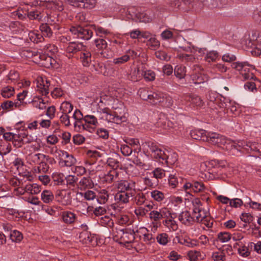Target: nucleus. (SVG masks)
Listing matches in <instances>:
<instances>
[{
  "label": "nucleus",
  "instance_id": "1",
  "mask_svg": "<svg viewBox=\"0 0 261 261\" xmlns=\"http://www.w3.org/2000/svg\"><path fill=\"white\" fill-rule=\"evenodd\" d=\"M99 120L120 124L126 120V111L123 104L111 96H102L96 107Z\"/></svg>",
  "mask_w": 261,
  "mask_h": 261
},
{
  "label": "nucleus",
  "instance_id": "2",
  "mask_svg": "<svg viewBox=\"0 0 261 261\" xmlns=\"http://www.w3.org/2000/svg\"><path fill=\"white\" fill-rule=\"evenodd\" d=\"M206 141L228 150L232 155H239L238 141L227 139L224 136L216 133H208Z\"/></svg>",
  "mask_w": 261,
  "mask_h": 261
},
{
  "label": "nucleus",
  "instance_id": "3",
  "mask_svg": "<svg viewBox=\"0 0 261 261\" xmlns=\"http://www.w3.org/2000/svg\"><path fill=\"white\" fill-rule=\"evenodd\" d=\"M135 232L130 229H119L116 228L113 231V238L115 241L119 242L120 244H131L130 246L135 243Z\"/></svg>",
  "mask_w": 261,
  "mask_h": 261
},
{
  "label": "nucleus",
  "instance_id": "4",
  "mask_svg": "<svg viewBox=\"0 0 261 261\" xmlns=\"http://www.w3.org/2000/svg\"><path fill=\"white\" fill-rule=\"evenodd\" d=\"M179 48L180 50H178L179 54L178 56L182 61L192 62L195 59L194 55H193V54H195L197 52L198 53H205L204 50L203 48H197L192 46L190 43L187 46H179Z\"/></svg>",
  "mask_w": 261,
  "mask_h": 261
},
{
  "label": "nucleus",
  "instance_id": "5",
  "mask_svg": "<svg viewBox=\"0 0 261 261\" xmlns=\"http://www.w3.org/2000/svg\"><path fill=\"white\" fill-rule=\"evenodd\" d=\"M129 13L131 17H133L132 19L138 22H149L155 17L154 14L151 12H142L140 10L136 8H132Z\"/></svg>",
  "mask_w": 261,
  "mask_h": 261
},
{
  "label": "nucleus",
  "instance_id": "6",
  "mask_svg": "<svg viewBox=\"0 0 261 261\" xmlns=\"http://www.w3.org/2000/svg\"><path fill=\"white\" fill-rule=\"evenodd\" d=\"M231 67L238 71H241V74L245 80L252 79L253 78V74L250 73L249 70L253 69L254 66L247 62H234L232 63Z\"/></svg>",
  "mask_w": 261,
  "mask_h": 261
},
{
  "label": "nucleus",
  "instance_id": "7",
  "mask_svg": "<svg viewBox=\"0 0 261 261\" xmlns=\"http://www.w3.org/2000/svg\"><path fill=\"white\" fill-rule=\"evenodd\" d=\"M83 1V0H59L57 1L51 0L47 2L46 7L48 8L56 9L61 11L63 10V6L64 3H67L74 7L81 8Z\"/></svg>",
  "mask_w": 261,
  "mask_h": 261
},
{
  "label": "nucleus",
  "instance_id": "8",
  "mask_svg": "<svg viewBox=\"0 0 261 261\" xmlns=\"http://www.w3.org/2000/svg\"><path fill=\"white\" fill-rule=\"evenodd\" d=\"M95 116L93 115H86L84 117V123L81 124L82 129L90 133H93L95 130L96 128L99 125L95 112Z\"/></svg>",
  "mask_w": 261,
  "mask_h": 261
},
{
  "label": "nucleus",
  "instance_id": "9",
  "mask_svg": "<svg viewBox=\"0 0 261 261\" xmlns=\"http://www.w3.org/2000/svg\"><path fill=\"white\" fill-rule=\"evenodd\" d=\"M71 191L68 189H59L55 194L56 201L62 205H68L72 201Z\"/></svg>",
  "mask_w": 261,
  "mask_h": 261
},
{
  "label": "nucleus",
  "instance_id": "10",
  "mask_svg": "<svg viewBox=\"0 0 261 261\" xmlns=\"http://www.w3.org/2000/svg\"><path fill=\"white\" fill-rule=\"evenodd\" d=\"M116 188L118 191L128 193L130 195H135V182L132 180H121L116 184Z\"/></svg>",
  "mask_w": 261,
  "mask_h": 261
},
{
  "label": "nucleus",
  "instance_id": "11",
  "mask_svg": "<svg viewBox=\"0 0 261 261\" xmlns=\"http://www.w3.org/2000/svg\"><path fill=\"white\" fill-rule=\"evenodd\" d=\"M70 32L74 35V37L89 40L92 36V32L88 28H83L81 26L72 27Z\"/></svg>",
  "mask_w": 261,
  "mask_h": 261
},
{
  "label": "nucleus",
  "instance_id": "12",
  "mask_svg": "<svg viewBox=\"0 0 261 261\" xmlns=\"http://www.w3.org/2000/svg\"><path fill=\"white\" fill-rule=\"evenodd\" d=\"M37 90L42 95H46L51 90L50 81L45 77H38L36 80Z\"/></svg>",
  "mask_w": 261,
  "mask_h": 261
},
{
  "label": "nucleus",
  "instance_id": "13",
  "mask_svg": "<svg viewBox=\"0 0 261 261\" xmlns=\"http://www.w3.org/2000/svg\"><path fill=\"white\" fill-rule=\"evenodd\" d=\"M150 150L151 152V155L156 160V162L160 163H163L165 160H166L167 154L161 148L153 143L148 145Z\"/></svg>",
  "mask_w": 261,
  "mask_h": 261
},
{
  "label": "nucleus",
  "instance_id": "14",
  "mask_svg": "<svg viewBox=\"0 0 261 261\" xmlns=\"http://www.w3.org/2000/svg\"><path fill=\"white\" fill-rule=\"evenodd\" d=\"M149 215L150 219L156 223L162 219L170 216L171 213L168 208L164 207L159 210L151 211Z\"/></svg>",
  "mask_w": 261,
  "mask_h": 261
},
{
  "label": "nucleus",
  "instance_id": "15",
  "mask_svg": "<svg viewBox=\"0 0 261 261\" xmlns=\"http://www.w3.org/2000/svg\"><path fill=\"white\" fill-rule=\"evenodd\" d=\"M3 137L6 141H12L16 146L18 145L19 138H33V141L35 139L31 135H28L24 132H20L17 134L11 132L5 133L3 134Z\"/></svg>",
  "mask_w": 261,
  "mask_h": 261
},
{
  "label": "nucleus",
  "instance_id": "16",
  "mask_svg": "<svg viewBox=\"0 0 261 261\" xmlns=\"http://www.w3.org/2000/svg\"><path fill=\"white\" fill-rule=\"evenodd\" d=\"M252 41L251 47L252 48L251 53L255 56L261 55V36H256L252 35L251 38Z\"/></svg>",
  "mask_w": 261,
  "mask_h": 261
},
{
  "label": "nucleus",
  "instance_id": "17",
  "mask_svg": "<svg viewBox=\"0 0 261 261\" xmlns=\"http://www.w3.org/2000/svg\"><path fill=\"white\" fill-rule=\"evenodd\" d=\"M144 69L145 65L143 63L139 64L132 69L130 73L132 80L137 81L141 80L143 77Z\"/></svg>",
  "mask_w": 261,
  "mask_h": 261
},
{
  "label": "nucleus",
  "instance_id": "18",
  "mask_svg": "<svg viewBox=\"0 0 261 261\" xmlns=\"http://www.w3.org/2000/svg\"><path fill=\"white\" fill-rule=\"evenodd\" d=\"M185 100L187 105L193 107H200L203 102L201 98L196 94H190L186 96Z\"/></svg>",
  "mask_w": 261,
  "mask_h": 261
},
{
  "label": "nucleus",
  "instance_id": "19",
  "mask_svg": "<svg viewBox=\"0 0 261 261\" xmlns=\"http://www.w3.org/2000/svg\"><path fill=\"white\" fill-rule=\"evenodd\" d=\"M178 220L182 224L190 226L192 225L194 222V217L191 216V214L188 211H184L180 214L178 216Z\"/></svg>",
  "mask_w": 261,
  "mask_h": 261
},
{
  "label": "nucleus",
  "instance_id": "20",
  "mask_svg": "<svg viewBox=\"0 0 261 261\" xmlns=\"http://www.w3.org/2000/svg\"><path fill=\"white\" fill-rule=\"evenodd\" d=\"M207 212L201 207L193 208V217H194L195 222H200L203 219L206 218Z\"/></svg>",
  "mask_w": 261,
  "mask_h": 261
},
{
  "label": "nucleus",
  "instance_id": "21",
  "mask_svg": "<svg viewBox=\"0 0 261 261\" xmlns=\"http://www.w3.org/2000/svg\"><path fill=\"white\" fill-rule=\"evenodd\" d=\"M61 217L62 221L67 224L73 223L77 219L76 215L70 211H64L62 212Z\"/></svg>",
  "mask_w": 261,
  "mask_h": 261
},
{
  "label": "nucleus",
  "instance_id": "22",
  "mask_svg": "<svg viewBox=\"0 0 261 261\" xmlns=\"http://www.w3.org/2000/svg\"><path fill=\"white\" fill-rule=\"evenodd\" d=\"M135 195H130L128 193L118 191L115 195V200L120 203H126L129 202V198Z\"/></svg>",
  "mask_w": 261,
  "mask_h": 261
},
{
  "label": "nucleus",
  "instance_id": "23",
  "mask_svg": "<svg viewBox=\"0 0 261 261\" xmlns=\"http://www.w3.org/2000/svg\"><path fill=\"white\" fill-rule=\"evenodd\" d=\"M192 138L195 140L206 141L207 139V133L203 129H193L190 132Z\"/></svg>",
  "mask_w": 261,
  "mask_h": 261
},
{
  "label": "nucleus",
  "instance_id": "24",
  "mask_svg": "<svg viewBox=\"0 0 261 261\" xmlns=\"http://www.w3.org/2000/svg\"><path fill=\"white\" fill-rule=\"evenodd\" d=\"M163 221V225L170 231H176L178 226L176 222L173 219L171 215L170 216L165 218Z\"/></svg>",
  "mask_w": 261,
  "mask_h": 261
},
{
  "label": "nucleus",
  "instance_id": "25",
  "mask_svg": "<svg viewBox=\"0 0 261 261\" xmlns=\"http://www.w3.org/2000/svg\"><path fill=\"white\" fill-rule=\"evenodd\" d=\"M80 241L83 244H89L94 239V237L92 236L89 231L84 230L80 233Z\"/></svg>",
  "mask_w": 261,
  "mask_h": 261
},
{
  "label": "nucleus",
  "instance_id": "26",
  "mask_svg": "<svg viewBox=\"0 0 261 261\" xmlns=\"http://www.w3.org/2000/svg\"><path fill=\"white\" fill-rule=\"evenodd\" d=\"M85 46L80 42H70L66 48V51L69 53H74L78 51L83 50Z\"/></svg>",
  "mask_w": 261,
  "mask_h": 261
},
{
  "label": "nucleus",
  "instance_id": "27",
  "mask_svg": "<svg viewBox=\"0 0 261 261\" xmlns=\"http://www.w3.org/2000/svg\"><path fill=\"white\" fill-rule=\"evenodd\" d=\"M81 61L84 66H89L91 62V54L90 52L86 50L85 47L81 54Z\"/></svg>",
  "mask_w": 261,
  "mask_h": 261
},
{
  "label": "nucleus",
  "instance_id": "28",
  "mask_svg": "<svg viewBox=\"0 0 261 261\" xmlns=\"http://www.w3.org/2000/svg\"><path fill=\"white\" fill-rule=\"evenodd\" d=\"M162 93L161 92H156L150 91V97L149 96L148 101L152 105L160 104L161 101H163L161 98Z\"/></svg>",
  "mask_w": 261,
  "mask_h": 261
},
{
  "label": "nucleus",
  "instance_id": "29",
  "mask_svg": "<svg viewBox=\"0 0 261 261\" xmlns=\"http://www.w3.org/2000/svg\"><path fill=\"white\" fill-rule=\"evenodd\" d=\"M234 247L238 249L239 254L243 257H247L250 254L248 249L242 242H237L234 245Z\"/></svg>",
  "mask_w": 261,
  "mask_h": 261
},
{
  "label": "nucleus",
  "instance_id": "30",
  "mask_svg": "<svg viewBox=\"0 0 261 261\" xmlns=\"http://www.w3.org/2000/svg\"><path fill=\"white\" fill-rule=\"evenodd\" d=\"M204 54L202 53H199L201 55H202L204 57V60L208 62H214L218 58V54L216 51L212 50L210 51H206L205 49Z\"/></svg>",
  "mask_w": 261,
  "mask_h": 261
},
{
  "label": "nucleus",
  "instance_id": "31",
  "mask_svg": "<svg viewBox=\"0 0 261 261\" xmlns=\"http://www.w3.org/2000/svg\"><path fill=\"white\" fill-rule=\"evenodd\" d=\"M78 187L81 190L92 188L93 187V183L89 177H84L79 182Z\"/></svg>",
  "mask_w": 261,
  "mask_h": 261
},
{
  "label": "nucleus",
  "instance_id": "32",
  "mask_svg": "<svg viewBox=\"0 0 261 261\" xmlns=\"http://www.w3.org/2000/svg\"><path fill=\"white\" fill-rule=\"evenodd\" d=\"M41 200L45 203H49L51 202L55 196L53 194V192L50 190H44L41 195Z\"/></svg>",
  "mask_w": 261,
  "mask_h": 261
},
{
  "label": "nucleus",
  "instance_id": "33",
  "mask_svg": "<svg viewBox=\"0 0 261 261\" xmlns=\"http://www.w3.org/2000/svg\"><path fill=\"white\" fill-rule=\"evenodd\" d=\"M132 8H135L134 7H130L129 8H123L119 6H117L115 8V11L120 15L123 18H126L128 19H132L133 17H131L129 15V11Z\"/></svg>",
  "mask_w": 261,
  "mask_h": 261
},
{
  "label": "nucleus",
  "instance_id": "34",
  "mask_svg": "<svg viewBox=\"0 0 261 261\" xmlns=\"http://www.w3.org/2000/svg\"><path fill=\"white\" fill-rule=\"evenodd\" d=\"M109 194L106 190H102L96 194V199L98 203L105 204L108 201Z\"/></svg>",
  "mask_w": 261,
  "mask_h": 261
},
{
  "label": "nucleus",
  "instance_id": "35",
  "mask_svg": "<svg viewBox=\"0 0 261 261\" xmlns=\"http://www.w3.org/2000/svg\"><path fill=\"white\" fill-rule=\"evenodd\" d=\"M29 37L31 41L38 43L43 40L42 35L37 31H31L29 33Z\"/></svg>",
  "mask_w": 261,
  "mask_h": 261
},
{
  "label": "nucleus",
  "instance_id": "36",
  "mask_svg": "<svg viewBox=\"0 0 261 261\" xmlns=\"http://www.w3.org/2000/svg\"><path fill=\"white\" fill-rule=\"evenodd\" d=\"M52 178L55 185L60 186L65 184V178L63 174L54 173Z\"/></svg>",
  "mask_w": 261,
  "mask_h": 261
},
{
  "label": "nucleus",
  "instance_id": "37",
  "mask_svg": "<svg viewBox=\"0 0 261 261\" xmlns=\"http://www.w3.org/2000/svg\"><path fill=\"white\" fill-rule=\"evenodd\" d=\"M55 133L58 134L59 137L62 138L65 143H68L69 142L71 138L70 133L62 131L59 129H56L55 130Z\"/></svg>",
  "mask_w": 261,
  "mask_h": 261
},
{
  "label": "nucleus",
  "instance_id": "38",
  "mask_svg": "<svg viewBox=\"0 0 261 261\" xmlns=\"http://www.w3.org/2000/svg\"><path fill=\"white\" fill-rule=\"evenodd\" d=\"M186 73V68L182 65H177L174 68V74L179 79L184 78Z\"/></svg>",
  "mask_w": 261,
  "mask_h": 261
},
{
  "label": "nucleus",
  "instance_id": "39",
  "mask_svg": "<svg viewBox=\"0 0 261 261\" xmlns=\"http://www.w3.org/2000/svg\"><path fill=\"white\" fill-rule=\"evenodd\" d=\"M212 258L214 261H224L225 253L223 250H219L218 251L213 252Z\"/></svg>",
  "mask_w": 261,
  "mask_h": 261
},
{
  "label": "nucleus",
  "instance_id": "40",
  "mask_svg": "<svg viewBox=\"0 0 261 261\" xmlns=\"http://www.w3.org/2000/svg\"><path fill=\"white\" fill-rule=\"evenodd\" d=\"M163 101H161L160 105L165 107H170L173 104V100L172 98L165 93H162V97Z\"/></svg>",
  "mask_w": 261,
  "mask_h": 261
},
{
  "label": "nucleus",
  "instance_id": "41",
  "mask_svg": "<svg viewBox=\"0 0 261 261\" xmlns=\"http://www.w3.org/2000/svg\"><path fill=\"white\" fill-rule=\"evenodd\" d=\"M10 239L15 242H19L23 238L22 233L16 230H13L11 232L9 233Z\"/></svg>",
  "mask_w": 261,
  "mask_h": 261
},
{
  "label": "nucleus",
  "instance_id": "42",
  "mask_svg": "<svg viewBox=\"0 0 261 261\" xmlns=\"http://www.w3.org/2000/svg\"><path fill=\"white\" fill-rule=\"evenodd\" d=\"M60 109L63 114H68L72 111L73 106L69 102L64 101L61 103Z\"/></svg>",
  "mask_w": 261,
  "mask_h": 261
},
{
  "label": "nucleus",
  "instance_id": "43",
  "mask_svg": "<svg viewBox=\"0 0 261 261\" xmlns=\"http://www.w3.org/2000/svg\"><path fill=\"white\" fill-rule=\"evenodd\" d=\"M143 73V77L146 81H153L155 78V73L154 72L150 69H147L145 67Z\"/></svg>",
  "mask_w": 261,
  "mask_h": 261
},
{
  "label": "nucleus",
  "instance_id": "44",
  "mask_svg": "<svg viewBox=\"0 0 261 261\" xmlns=\"http://www.w3.org/2000/svg\"><path fill=\"white\" fill-rule=\"evenodd\" d=\"M1 107L4 110H7L9 108H19L20 107V102H13L12 101L8 100L3 102L1 104Z\"/></svg>",
  "mask_w": 261,
  "mask_h": 261
},
{
  "label": "nucleus",
  "instance_id": "45",
  "mask_svg": "<svg viewBox=\"0 0 261 261\" xmlns=\"http://www.w3.org/2000/svg\"><path fill=\"white\" fill-rule=\"evenodd\" d=\"M151 197L155 201L161 202L165 198L164 194L158 190H155L151 192Z\"/></svg>",
  "mask_w": 261,
  "mask_h": 261
},
{
  "label": "nucleus",
  "instance_id": "46",
  "mask_svg": "<svg viewBox=\"0 0 261 261\" xmlns=\"http://www.w3.org/2000/svg\"><path fill=\"white\" fill-rule=\"evenodd\" d=\"M144 182L147 186L154 188L158 185L159 180L153 176L151 177H146L144 179Z\"/></svg>",
  "mask_w": 261,
  "mask_h": 261
},
{
  "label": "nucleus",
  "instance_id": "47",
  "mask_svg": "<svg viewBox=\"0 0 261 261\" xmlns=\"http://www.w3.org/2000/svg\"><path fill=\"white\" fill-rule=\"evenodd\" d=\"M14 93V89L11 86L4 87L1 92V94L5 98H9Z\"/></svg>",
  "mask_w": 261,
  "mask_h": 261
},
{
  "label": "nucleus",
  "instance_id": "48",
  "mask_svg": "<svg viewBox=\"0 0 261 261\" xmlns=\"http://www.w3.org/2000/svg\"><path fill=\"white\" fill-rule=\"evenodd\" d=\"M97 49L99 50H103L108 47L107 41L103 39H97L94 40Z\"/></svg>",
  "mask_w": 261,
  "mask_h": 261
},
{
  "label": "nucleus",
  "instance_id": "49",
  "mask_svg": "<svg viewBox=\"0 0 261 261\" xmlns=\"http://www.w3.org/2000/svg\"><path fill=\"white\" fill-rule=\"evenodd\" d=\"M140 97L144 100H148L149 97L150 96V91L148 88H142L139 89L138 92Z\"/></svg>",
  "mask_w": 261,
  "mask_h": 261
},
{
  "label": "nucleus",
  "instance_id": "50",
  "mask_svg": "<svg viewBox=\"0 0 261 261\" xmlns=\"http://www.w3.org/2000/svg\"><path fill=\"white\" fill-rule=\"evenodd\" d=\"M126 143L132 146L135 150L139 151L141 150L140 143L137 139L131 138L128 139L126 141Z\"/></svg>",
  "mask_w": 261,
  "mask_h": 261
},
{
  "label": "nucleus",
  "instance_id": "51",
  "mask_svg": "<svg viewBox=\"0 0 261 261\" xmlns=\"http://www.w3.org/2000/svg\"><path fill=\"white\" fill-rule=\"evenodd\" d=\"M8 77V83L18 84V82H19V74L17 71L14 70L10 71Z\"/></svg>",
  "mask_w": 261,
  "mask_h": 261
},
{
  "label": "nucleus",
  "instance_id": "52",
  "mask_svg": "<svg viewBox=\"0 0 261 261\" xmlns=\"http://www.w3.org/2000/svg\"><path fill=\"white\" fill-rule=\"evenodd\" d=\"M179 242L185 246L194 247L197 245V241L195 240H191L189 238L187 239H181L179 240Z\"/></svg>",
  "mask_w": 261,
  "mask_h": 261
},
{
  "label": "nucleus",
  "instance_id": "53",
  "mask_svg": "<svg viewBox=\"0 0 261 261\" xmlns=\"http://www.w3.org/2000/svg\"><path fill=\"white\" fill-rule=\"evenodd\" d=\"M157 242L163 245H166L169 241L168 235L166 233H162L156 237Z\"/></svg>",
  "mask_w": 261,
  "mask_h": 261
},
{
  "label": "nucleus",
  "instance_id": "54",
  "mask_svg": "<svg viewBox=\"0 0 261 261\" xmlns=\"http://www.w3.org/2000/svg\"><path fill=\"white\" fill-rule=\"evenodd\" d=\"M33 161L37 163H46L47 158L43 154L37 153L33 155Z\"/></svg>",
  "mask_w": 261,
  "mask_h": 261
},
{
  "label": "nucleus",
  "instance_id": "55",
  "mask_svg": "<svg viewBox=\"0 0 261 261\" xmlns=\"http://www.w3.org/2000/svg\"><path fill=\"white\" fill-rule=\"evenodd\" d=\"M70 167L72 172L77 175H82L86 172L85 168L82 166H73V164H71Z\"/></svg>",
  "mask_w": 261,
  "mask_h": 261
},
{
  "label": "nucleus",
  "instance_id": "56",
  "mask_svg": "<svg viewBox=\"0 0 261 261\" xmlns=\"http://www.w3.org/2000/svg\"><path fill=\"white\" fill-rule=\"evenodd\" d=\"M200 255L199 251L191 250L187 253V258L190 261H197Z\"/></svg>",
  "mask_w": 261,
  "mask_h": 261
},
{
  "label": "nucleus",
  "instance_id": "57",
  "mask_svg": "<svg viewBox=\"0 0 261 261\" xmlns=\"http://www.w3.org/2000/svg\"><path fill=\"white\" fill-rule=\"evenodd\" d=\"M146 232L143 234V240L147 244H150L155 242V237L152 233L149 232L147 229L145 230Z\"/></svg>",
  "mask_w": 261,
  "mask_h": 261
},
{
  "label": "nucleus",
  "instance_id": "58",
  "mask_svg": "<svg viewBox=\"0 0 261 261\" xmlns=\"http://www.w3.org/2000/svg\"><path fill=\"white\" fill-rule=\"evenodd\" d=\"M231 238V234L227 232H221L218 234V239L222 243H225Z\"/></svg>",
  "mask_w": 261,
  "mask_h": 261
},
{
  "label": "nucleus",
  "instance_id": "59",
  "mask_svg": "<svg viewBox=\"0 0 261 261\" xmlns=\"http://www.w3.org/2000/svg\"><path fill=\"white\" fill-rule=\"evenodd\" d=\"M66 185L70 187H74L77 181V178L73 175H69L65 178Z\"/></svg>",
  "mask_w": 261,
  "mask_h": 261
},
{
  "label": "nucleus",
  "instance_id": "60",
  "mask_svg": "<svg viewBox=\"0 0 261 261\" xmlns=\"http://www.w3.org/2000/svg\"><path fill=\"white\" fill-rule=\"evenodd\" d=\"M40 30L42 34V36L49 37L51 35V31L50 28L47 25V24H42L40 27Z\"/></svg>",
  "mask_w": 261,
  "mask_h": 261
},
{
  "label": "nucleus",
  "instance_id": "61",
  "mask_svg": "<svg viewBox=\"0 0 261 261\" xmlns=\"http://www.w3.org/2000/svg\"><path fill=\"white\" fill-rule=\"evenodd\" d=\"M96 4V0H83L81 8L92 9L95 7Z\"/></svg>",
  "mask_w": 261,
  "mask_h": 261
},
{
  "label": "nucleus",
  "instance_id": "62",
  "mask_svg": "<svg viewBox=\"0 0 261 261\" xmlns=\"http://www.w3.org/2000/svg\"><path fill=\"white\" fill-rule=\"evenodd\" d=\"M116 218L118 223L121 225L126 224L129 221V217L127 215L123 214L118 215Z\"/></svg>",
  "mask_w": 261,
  "mask_h": 261
},
{
  "label": "nucleus",
  "instance_id": "63",
  "mask_svg": "<svg viewBox=\"0 0 261 261\" xmlns=\"http://www.w3.org/2000/svg\"><path fill=\"white\" fill-rule=\"evenodd\" d=\"M129 60V55H127V53L120 57L116 58L113 59V62L115 64H123Z\"/></svg>",
  "mask_w": 261,
  "mask_h": 261
},
{
  "label": "nucleus",
  "instance_id": "64",
  "mask_svg": "<svg viewBox=\"0 0 261 261\" xmlns=\"http://www.w3.org/2000/svg\"><path fill=\"white\" fill-rule=\"evenodd\" d=\"M34 106L39 109L43 110L46 108V103L43 99L42 98H38L33 101Z\"/></svg>",
  "mask_w": 261,
  "mask_h": 261
}]
</instances>
